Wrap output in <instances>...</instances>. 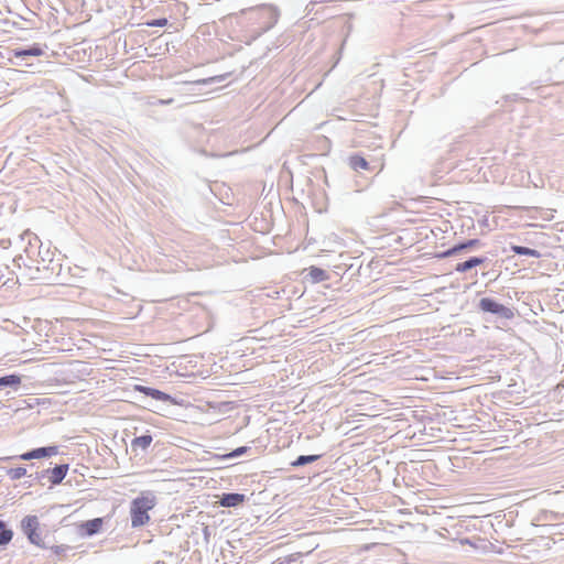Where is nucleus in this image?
Instances as JSON below:
<instances>
[{"instance_id":"f257e3e1","label":"nucleus","mask_w":564,"mask_h":564,"mask_svg":"<svg viewBox=\"0 0 564 564\" xmlns=\"http://www.w3.org/2000/svg\"><path fill=\"white\" fill-rule=\"evenodd\" d=\"M155 506V497L150 494H142L131 501L130 516L131 527L140 528L150 521L149 511Z\"/></svg>"},{"instance_id":"f03ea898","label":"nucleus","mask_w":564,"mask_h":564,"mask_svg":"<svg viewBox=\"0 0 564 564\" xmlns=\"http://www.w3.org/2000/svg\"><path fill=\"white\" fill-rule=\"evenodd\" d=\"M21 530L32 544L45 547L42 538L41 524L36 516L24 517L21 521Z\"/></svg>"},{"instance_id":"7ed1b4c3","label":"nucleus","mask_w":564,"mask_h":564,"mask_svg":"<svg viewBox=\"0 0 564 564\" xmlns=\"http://www.w3.org/2000/svg\"><path fill=\"white\" fill-rule=\"evenodd\" d=\"M247 12H257L258 19L264 20V26H263L264 31H268L271 28H273L279 19L278 9L271 4H262V6L251 7V8L241 10L242 14H245Z\"/></svg>"},{"instance_id":"20e7f679","label":"nucleus","mask_w":564,"mask_h":564,"mask_svg":"<svg viewBox=\"0 0 564 564\" xmlns=\"http://www.w3.org/2000/svg\"><path fill=\"white\" fill-rule=\"evenodd\" d=\"M479 308L484 312L491 313L505 318H509L511 316L510 308L489 297H484L479 301Z\"/></svg>"},{"instance_id":"39448f33","label":"nucleus","mask_w":564,"mask_h":564,"mask_svg":"<svg viewBox=\"0 0 564 564\" xmlns=\"http://www.w3.org/2000/svg\"><path fill=\"white\" fill-rule=\"evenodd\" d=\"M47 45L35 43L29 47H17L11 51L12 56L20 61H26L29 57L42 56Z\"/></svg>"},{"instance_id":"423d86ee","label":"nucleus","mask_w":564,"mask_h":564,"mask_svg":"<svg viewBox=\"0 0 564 564\" xmlns=\"http://www.w3.org/2000/svg\"><path fill=\"white\" fill-rule=\"evenodd\" d=\"M57 453V446L39 447L20 455L19 458L23 460L40 459L44 457H51L53 455H56Z\"/></svg>"},{"instance_id":"0eeeda50","label":"nucleus","mask_w":564,"mask_h":564,"mask_svg":"<svg viewBox=\"0 0 564 564\" xmlns=\"http://www.w3.org/2000/svg\"><path fill=\"white\" fill-rule=\"evenodd\" d=\"M479 246H480V240H478V239H470V240H467L465 242L455 245L454 247L449 248L448 250L443 252L442 257H445V258L446 257H453V256L459 254L462 251L471 250V249L477 248Z\"/></svg>"},{"instance_id":"6e6552de","label":"nucleus","mask_w":564,"mask_h":564,"mask_svg":"<svg viewBox=\"0 0 564 564\" xmlns=\"http://www.w3.org/2000/svg\"><path fill=\"white\" fill-rule=\"evenodd\" d=\"M135 390L140 391V392L144 393L145 395H149L158 401L167 402V401L172 400L170 394H167L163 391H160L158 389H154V388H149V387H144V386H135Z\"/></svg>"},{"instance_id":"1a4fd4ad","label":"nucleus","mask_w":564,"mask_h":564,"mask_svg":"<svg viewBox=\"0 0 564 564\" xmlns=\"http://www.w3.org/2000/svg\"><path fill=\"white\" fill-rule=\"evenodd\" d=\"M245 501V495L237 494V492H230V494H224L220 498V505L223 507H237L240 503Z\"/></svg>"},{"instance_id":"9d476101","label":"nucleus","mask_w":564,"mask_h":564,"mask_svg":"<svg viewBox=\"0 0 564 564\" xmlns=\"http://www.w3.org/2000/svg\"><path fill=\"white\" fill-rule=\"evenodd\" d=\"M486 261L485 258L471 257L468 260L457 263L455 267V271L463 273L471 270L473 268L482 264Z\"/></svg>"},{"instance_id":"9b49d317","label":"nucleus","mask_w":564,"mask_h":564,"mask_svg":"<svg viewBox=\"0 0 564 564\" xmlns=\"http://www.w3.org/2000/svg\"><path fill=\"white\" fill-rule=\"evenodd\" d=\"M21 381L22 379L21 376L19 375H8L0 377V390L7 387L18 390V388L21 384Z\"/></svg>"},{"instance_id":"f8f14e48","label":"nucleus","mask_w":564,"mask_h":564,"mask_svg":"<svg viewBox=\"0 0 564 564\" xmlns=\"http://www.w3.org/2000/svg\"><path fill=\"white\" fill-rule=\"evenodd\" d=\"M68 470V465H57L51 470L50 480L53 485L62 482Z\"/></svg>"},{"instance_id":"ddd939ff","label":"nucleus","mask_w":564,"mask_h":564,"mask_svg":"<svg viewBox=\"0 0 564 564\" xmlns=\"http://www.w3.org/2000/svg\"><path fill=\"white\" fill-rule=\"evenodd\" d=\"M349 165L354 171L368 170L369 163L360 155H352L349 158Z\"/></svg>"},{"instance_id":"4468645a","label":"nucleus","mask_w":564,"mask_h":564,"mask_svg":"<svg viewBox=\"0 0 564 564\" xmlns=\"http://www.w3.org/2000/svg\"><path fill=\"white\" fill-rule=\"evenodd\" d=\"M152 443V436L151 435H141L132 440L131 446L133 449L141 448L142 451H145L150 444Z\"/></svg>"},{"instance_id":"2eb2a0df","label":"nucleus","mask_w":564,"mask_h":564,"mask_svg":"<svg viewBox=\"0 0 564 564\" xmlns=\"http://www.w3.org/2000/svg\"><path fill=\"white\" fill-rule=\"evenodd\" d=\"M13 538L12 530L8 529L6 523L0 520V546L7 545Z\"/></svg>"},{"instance_id":"dca6fc26","label":"nucleus","mask_w":564,"mask_h":564,"mask_svg":"<svg viewBox=\"0 0 564 564\" xmlns=\"http://www.w3.org/2000/svg\"><path fill=\"white\" fill-rule=\"evenodd\" d=\"M511 250L519 256H529L534 258H539L541 256V253L538 250L522 246H512Z\"/></svg>"},{"instance_id":"f3484780","label":"nucleus","mask_w":564,"mask_h":564,"mask_svg":"<svg viewBox=\"0 0 564 564\" xmlns=\"http://www.w3.org/2000/svg\"><path fill=\"white\" fill-rule=\"evenodd\" d=\"M319 455H301L291 465L293 467H301L316 462L317 459H319Z\"/></svg>"},{"instance_id":"a211bd4d","label":"nucleus","mask_w":564,"mask_h":564,"mask_svg":"<svg viewBox=\"0 0 564 564\" xmlns=\"http://www.w3.org/2000/svg\"><path fill=\"white\" fill-rule=\"evenodd\" d=\"M310 276L312 278L313 282H322L327 279V273L325 270L317 268V267H311L310 268Z\"/></svg>"},{"instance_id":"6ab92c4d","label":"nucleus","mask_w":564,"mask_h":564,"mask_svg":"<svg viewBox=\"0 0 564 564\" xmlns=\"http://www.w3.org/2000/svg\"><path fill=\"white\" fill-rule=\"evenodd\" d=\"M101 523H102L101 519H94V520L87 521L84 527H85L86 532L89 535H91L99 531Z\"/></svg>"},{"instance_id":"aec40b11","label":"nucleus","mask_w":564,"mask_h":564,"mask_svg":"<svg viewBox=\"0 0 564 564\" xmlns=\"http://www.w3.org/2000/svg\"><path fill=\"white\" fill-rule=\"evenodd\" d=\"M7 474L11 480H18L26 475V469L24 467L11 468Z\"/></svg>"},{"instance_id":"412c9836","label":"nucleus","mask_w":564,"mask_h":564,"mask_svg":"<svg viewBox=\"0 0 564 564\" xmlns=\"http://www.w3.org/2000/svg\"><path fill=\"white\" fill-rule=\"evenodd\" d=\"M249 449H250V447H248V446H241V447L234 449L231 453L227 454L226 457L227 458H237V457L246 454Z\"/></svg>"},{"instance_id":"4be33fe9","label":"nucleus","mask_w":564,"mask_h":564,"mask_svg":"<svg viewBox=\"0 0 564 564\" xmlns=\"http://www.w3.org/2000/svg\"><path fill=\"white\" fill-rule=\"evenodd\" d=\"M166 23H167L166 19H159V20H154L153 22L149 23V25H151V26H164V25H166Z\"/></svg>"},{"instance_id":"5701e85b","label":"nucleus","mask_w":564,"mask_h":564,"mask_svg":"<svg viewBox=\"0 0 564 564\" xmlns=\"http://www.w3.org/2000/svg\"><path fill=\"white\" fill-rule=\"evenodd\" d=\"M173 102V99L170 98V99H158L156 102H154V105H171Z\"/></svg>"},{"instance_id":"b1692460","label":"nucleus","mask_w":564,"mask_h":564,"mask_svg":"<svg viewBox=\"0 0 564 564\" xmlns=\"http://www.w3.org/2000/svg\"><path fill=\"white\" fill-rule=\"evenodd\" d=\"M214 80H215V78H213V77H212V78H206V79L196 80L195 83H196V84H208V83H212V82H214Z\"/></svg>"},{"instance_id":"393cba45","label":"nucleus","mask_w":564,"mask_h":564,"mask_svg":"<svg viewBox=\"0 0 564 564\" xmlns=\"http://www.w3.org/2000/svg\"><path fill=\"white\" fill-rule=\"evenodd\" d=\"M462 543H467V544H470V541L468 539H465V540H462Z\"/></svg>"}]
</instances>
